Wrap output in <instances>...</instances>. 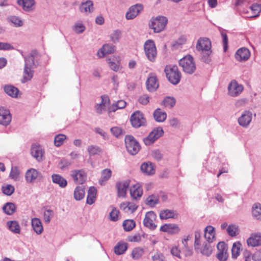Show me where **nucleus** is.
Wrapping results in <instances>:
<instances>
[{"mask_svg": "<svg viewBox=\"0 0 261 261\" xmlns=\"http://www.w3.org/2000/svg\"><path fill=\"white\" fill-rule=\"evenodd\" d=\"M196 49L201 55V59L203 62L209 63L211 60L210 57L212 54L211 42L207 38H200L196 45Z\"/></svg>", "mask_w": 261, "mask_h": 261, "instance_id": "nucleus-1", "label": "nucleus"}, {"mask_svg": "<svg viewBox=\"0 0 261 261\" xmlns=\"http://www.w3.org/2000/svg\"><path fill=\"white\" fill-rule=\"evenodd\" d=\"M168 18L164 16L159 15L152 17L148 23L149 28L155 33H159L164 31L168 23Z\"/></svg>", "mask_w": 261, "mask_h": 261, "instance_id": "nucleus-2", "label": "nucleus"}, {"mask_svg": "<svg viewBox=\"0 0 261 261\" xmlns=\"http://www.w3.org/2000/svg\"><path fill=\"white\" fill-rule=\"evenodd\" d=\"M169 81L173 85L177 84L180 80V73L176 65H167L164 69Z\"/></svg>", "mask_w": 261, "mask_h": 261, "instance_id": "nucleus-3", "label": "nucleus"}, {"mask_svg": "<svg viewBox=\"0 0 261 261\" xmlns=\"http://www.w3.org/2000/svg\"><path fill=\"white\" fill-rule=\"evenodd\" d=\"M179 64L182 70L188 74H191L196 70V65L191 55H187L180 59Z\"/></svg>", "mask_w": 261, "mask_h": 261, "instance_id": "nucleus-4", "label": "nucleus"}, {"mask_svg": "<svg viewBox=\"0 0 261 261\" xmlns=\"http://www.w3.org/2000/svg\"><path fill=\"white\" fill-rule=\"evenodd\" d=\"M144 49L147 59L151 62H154L157 56L154 41L152 40H147L144 44Z\"/></svg>", "mask_w": 261, "mask_h": 261, "instance_id": "nucleus-5", "label": "nucleus"}, {"mask_svg": "<svg viewBox=\"0 0 261 261\" xmlns=\"http://www.w3.org/2000/svg\"><path fill=\"white\" fill-rule=\"evenodd\" d=\"M125 147L127 151L132 155L136 154L140 150L139 143L132 136H126L125 138Z\"/></svg>", "mask_w": 261, "mask_h": 261, "instance_id": "nucleus-6", "label": "nucleus"}, {"mask_svg": "<svg viewBox=\"0 0 261 261\" xmlns=\"http://www.w3.org/2000/svg\"><path fill=\"white\" fill-rule=\"evenodd\" d=\"M163 134L164 130L162 128H155L149 133L148 136L143 139V142L146 145H150L162 136Z\"/></svg>", "mask_w": 261, "mask_h": 261, "instance_id": "nucleus-7", "label": "nucleus"}, {"mask_svg": "<svg viewBox=\"0 0 261 261\" xmlns=\"http://www.w3.org/2000/svg\"><path fill=\"white\" fill-rule=\"evenodd\" d=\"M227 94L231 97L239 96L244 90L242 85L239 84L236 80H232L228 85Z\"/></svg>", "mask_w": 261, "mask_h": 261, "instance_id": "nucleus-8", "label": "nucleus"}, {"mask_svg": "<svg viewBox=\"0 0 261 261\" xmlns=\"http://www.w3.org/2000/svg\"><path fill=\"white\" fill-rule=\"evenodd\" d=\"M130 120L133 126L136 128L144 126L146 123V120L142 113L139 111L134 112L132 115Z\"/></svg>", "mask_w": 261, "mask_h": 261, "instance_id": "nucleus-9", "label": "nucleus"}, {"mask_svg": "<svg viewBox=\"0 0 261 261\" xmlns=\"http://www.w3.org/2000/svg\"><path fill=\"white\" fill-rule=\"evenodd\" d=\"M156 217V216L153 211L147 212L143 222L144 226L150 230L155 229L156 227V225L154 223Z\"/></svg>", "mask_w": 261, "mask_h": 261, "instance_id": "nucleus-10", "label": "nucleus"}, {"mask_svg": "<svg viewBox=\"0 0 261 261\" xmlns=\"http://www.w3.org/2000/svg\"><path fill=\"white\" fill-rule=\"evenodd\" d=\"M70 175L74 182L78 184H84L87 179V175L83 170H74L71 171Z\"/></svg>", "mask_w": 261, "mask_h": 261, "instance_id": "nucleus-11", "label": "nucleus"}, {"mask_svg": "<svg viewBox=\"0 0 261 261\" xmlns=\"http://www.w3.org/2000/svg\"><path fill=\"white\" fill-rule=\"evenodd\" d=\"M252 113L249 111H245L238 119V123L243 127L247 128L251 122Z\"/></svg>", "mask_w": 261, "mask_h": 261, "instance_id": "nucleus-12", "label": "nucleus"}, {"mask_svg": "<svg viewBox=\"0 0 261 261\" xmlns=\"http://www.w3.org/2000/svg\"><path fill=\"white\" fill-rule=\"evenodd\" d=\"M17 4L26 12H32L35 9V0H17Z\"/></svg>", "mask_w": 261, "mask_h": 261, "instance_id": "nucleus-13", "label": "nucleus"}, {"mask_svg": "<svg viewBox=\"0 0 261 261\" xmlns=\"http://www.w3.org/2000/svg\"><path fill=\"white\" fill-rule=\"evenodd\" d=\"M212 242H204L202 245L201 243L198 245V249H194L197 253H200L203 255L209 256L211 255L213 247L211 244Z\"/></svg>", "mask_w": 261, "mask_h": 261, "instance_id": "nucleus-14", "label": "nucleus"}, {"mask_svg": "<svg viewBox=\"0 0 261 261\" xmlns=\"http://www.w3.org/2000/svg\"><path fill=\"white\" fill-rule=\"evenodd\" d=\"M146 85L147 90L149 92H154L158 88L159 84L156 76L150 73L148 77L146 82Z\"/></svg>", "mask_w": 261, "mask_h": 261, "instance_id": "nucleus-15", "label": "nucleus"}, {"mask_svg": "<svg viewBox=\"0 0 261 261\" xmlns=\"http://www.w3.org/2000/svg\"><path fill=\"white\" fill-rule=\"evenodd\" d=\"M38 58V53L36 50H32L31 53L24 58V66L35 68L37 66V62L35 61Z\"/></svg>", "mask_w": 261, "mask_h": 261, "instance_id": "nucleus-16", "label": "nucleus"}, {"mask_svg": "<svg viewBox=\"0 0 261 261\" xmlns=\"http://www.w3.org/2000/svg\"><path fill=\"white\" fill-rule=\"evenodd\" d=\"M129 185V180H123L116 183V188L119 197L124 198L125 197Z\"/></svg>", "mask_w": 261, "mask_h": 261, "instance_id": "nucleus-17", "label": "nucleus"}, {"mask_svg": "<svg viewBox=\"0 0 261 261\" xmlns=\"http://www.w3.org/2000/svg\"><path fill=\"white\" fill-rule=\"evenodd\" d=\"M143 9L142 5L139 4L131 6L126 13V18L128 20L134 19L140 13Z\"/></svg>", "mask_w": 261, "mask_h": 261, "instance_id": "nucleus-18", "label": "nucleus"}, {"mask_svg": "<svg viewBox=\"0 0 261 261\" xmlns=\"http://www.w3.org/2000/svg\"><path fill=\"white\" fill-rule=\"evenodd\" d=\"M44 151L42 147L39 145L33 144L32 145L31 153L37 161H42L44 156Z\"/></svg>", "mask_w": 261, "mask_h": 261, "instance_id": "nucleus-19", "label": "nucleus"}, {"mask_svg": "<svg viewBox=\"0 0 261 261\" xmlns=\"http://www.w3.org/2000/svg\"><path fill=\"white\" fill-rule=\"evenodd\" d=\"M11 121V116L9 110L0 107V124L7 126Z\"/></svg>", "mask_w": 261, "mask_h": 261, "instance_id": "nucleus-20", "label": "nucleus"}, {"mask_svg": "<svg viewBox=\"0 0 261 261\" xmlns=\"http://www.w3.org/2000/svg\"><path fill=\"white\" fill-rule=\"evenodd\" d=\"M249 246L256 247L261 245V235L259 233H252L247 240Z\"/></svg>", "mask_w": 261, "mask_h": 261, "instance_id": "nucleus-21", "label": "nucleus"}, {"mask_svg": "<svg viewBox=\"0 0 261 261\" xmlns=\"http://www.w3.org/2000/svg\"><path fill=\"white\" fill-rule=\"evenodd\" d=\"M94 10L93 2L90 0L82 2L80 6V12L86 14L92 13Z\"/></svg>", "mask_w": 261, "mask_h": 261, "instance_id": "nucleus-22", "label": "nucleus"}, {"mask_svg": "<svg viewBox=\"0 0 261 261\" xmlns=\"http://www.w3.org/2000/svg\"><path fill=\"white\" fill-rule=\"evenodd\" d=\"M250 56V53L246 48H241L237 50L236 53V59L239 61L247 60Z\"/></svg>", "mask_w": 261, "mask_h": 261, "instance_id": "nucleus-23", "label": "nucleus"}, {"mask_svg": "<svg viewBox=\"0 0 261 261\" xmlns=\"http://www.w3.org/2000/svg\"><path fill=\"white\" fill-rule=\"evenodd\" d=\"M115 46L112 44H106L97 52V55L102 58L107 54H113L115 51Z\"/></svg>", "mask_w": 261, "mask_h": 261, "instance_id": "nucleus-24", "label": "nucleus"}, {"mask_svg": "<svg viewBox=\"0 0 261 261\" xmlns=\"http://www.w3.org/2000/svg\"><path fill=\"white\" fill-rule=\"evenodd\" d=\"M137 207L138 206L132 202H123L120 205V209L128 214L133 213L137 209Z\"/></svg>", "mask_w": 261, "mask_h": 261, "instance_id": "nucleus-25", "label": "nucleus"}, {"mask_svg": "<svg viewBox=\"0 0 261 261\" xmlns=\"http://www.w3.org/2000/svg\"><path fill=\"white\" fill-rule=\"evenodd\" d=\"M178 217V213L176 211L172 210H164L161 211L160 213L161 219H168L169 218L175 219Z\"/></svg>", "mask_w": 261, "mask_h": 261, "instance_id": "nucleus-26", "label": "nucleus"}, {"mask_svg": "<svg viewBox=\"0 0 261 261\" xmlns=\"http://www.w3.org/2000/svg\"><path fill=\"white\" fill-rule=\"evenodd\" d=\"M32 228L37 234H40L43 231L42 222L39 218H34L31 220Z\"/></svg>", "mask_w": 261, "mask_h": 261, "instance_id": "nucleus-27", "label": "nucleus"}, {"mask_svg": "<svg viewBox=\"0 0 261 261\" xmlns=\"http://www.w3.org/2000/svg\"><path fill=\"white\" fill-rule=\"evenodd\" d=\"M204 238L207 242H213L215 239V228L211 225L204 229Z\"/></svg>", "mask_w": 261, "mask_h": 261, "instance_id": "nucleus-28", "label": "nucleus"}, {"mask_svg": "<svg viewBox=\"0 0 261 261\" xmlns=\"http://www.w3.org/2000/svg\"><path fill=\"white\" fill-rule=\"evenodd\" d=\"M39 173L34 169H30L28 170L25 175V180L28 183H33L37 179Z\"/></svg>", "mask_w": 261, "mask_h": 261, "instance_id": "nucleus-29", "label": "nucleus"}, {"mask_svg": "<svg viewBox=\"0 0 261 261\" xmlns=\"http://www.w3.org/2000/svg\"><path fill=\"white\" fill-rule=\"evenodd\" d=\"M101 102L95 106L96 113L98 114H101L103 112L106 111V108L108 106L109 102V100L107 97L104 96H101Z\"/></svg>", "mask_w": 261, "mask_h": 261, "instance_id": "nucleus-30", "label": "nucleus"}, {"mask_svg": "<svg viewBox=\"0 0 261 261\" xmlns=\"http://www.w3.org/2000/svg\"><path fill=\"white\" fill-rule=\"evenodd\" d=\"M51 177L53 182L58 184L61 188H64L67 186V181L66 179L61 175L54 174L52 175Z\"/></svg>", "mask_w": 261, "mask_h": 261, "instance_id": "nucleus-31", "label": "nucleus"}, {"mask_svg": "<svg viewBox=\"0 0 261 261\" xmlns=\"http://www.w3.org/2000/svg\"><path fill=\"white\" fill-rule=\"evenodd\" d=\"M141 171L146 175H152L155 172L154 167L151 163H144L140 167Z\"/></svg>", "mask_w": 261, "mask_h": 261, "instance_id": "nucleus-32", "label": "nucleus"}, {"mask_svg": "<svg viewBox=\"0 0 261 261\" xmlns=\"http://www.w3.org/2000/svg\"><path fill=\"white\" fill-rule=\"evenodd\" d=\"M34 68L24 66L23 70L24 74L21 80L22 83H25L32 79L34 74Z\"/></svg>", "mask_w": 261, "mask_h": 261, "instance_id": "nucleus-33", "label": "nucleus"}, {"mask_svg": "<svg viewBox=\"0 0 261 261\" xmlns=\"http://www.w3.org/2000/svg\"><path fill=\"white\" fill-rule=\"evenodd\" d=\"M143 192L138 185H135L130 189V194L132 198L137 199L142 196Z\"/></svg>", "mask_w": 261, "mask_h": 261, "instance_id": "nucleus-34", "label": "nucleus"}, {"mask_svg": "<svg viewBox=\"0 0 261 261\" xmlns=\"http://www.w3.org/2000/svg\"><path fill=\"white\" fill-rule=\"evenodd\" d=\"M97 190L94 187H90L88 191L87 197V203L90 205L92 204L95 201Z\"/></svg>", "mask_w": 261, "mask_h": 261, "instance_id": "nucleus-35", "label": "nucleus"}, {"mask_svg": "<svg viewBox=\"0 0 261 261\" xmlns=\"http://www.w3.org/2000/svg\"><path fill=\"white\" fill-rule=\"evenodd\" d=\"M153 117L156 121L163 122L167 118V114L165 112L161 110V109H156L153 113Z\"/></svg>", "mask_w": 261, "mask_h": 261, "instance_id": "nucleus-36", "label": "nucleus"}, {"mask_svg": "<svg viewBox=\"0 0 261 261\" xmlns=\"http://www.w3.org/2000/svg\"><path fill=\"white\" fill-rule=\"evenodd\" d=\"M7 226L12 232L16 234L20 233V226L18 222L16 221H10L7 222Z\"/></svg>", "mask_w": 261, "mask_h": 261, "instance_id": "nucleus-37", "label": "nucleus"}, {"mask_svg": "<svg viewBox=\"0 0 261 261\" xmlns=\"http://www.w3.org/2000/svg\"><path fill=\"white\" fill-rule=\"evenodd\" d=\"M5 92L12 97H17L19 93L18 89L12 85H7L4 87Z\"/></svg>", "mask_w": 261, "mask_h": 261, "instance_id": "nucleus-38", "label": "nucleus"}, {"mask_svg": "<svg viewBox=\"0 0 261 261\" xmlns=\"http://www.w3.org/2000/svg\"><path fill=\"white\" fill-rule=\"evenodd\" d=\"M176 103V99L174 97L171 96H167L164 98L161 103V105L164 106L165 108L171 109L172 108Z\"/></svg>", "mask_w": 261, "mask_h": 261, "instance_id": "nucleus-39", "label": "nucleus"}, {"mask_svg": "<svg viewBox=\"0 0 261 261\" xmlns=\"http://www.w3.org/2000/svg\"><path fill=\"white\" fill-rule=\"evenodd\" d=\"M112 172L109 169H105L101 172V178L99 182L101 185H104L106 182L111 177Z\"/></svg>", "mask_w": 261, "mask_h": 261, "instance_id": "nucleus-40", "label": "nucleus"}, {"mask_svg": "<svg viewBox=\"0 0 261 261\" xmlns=\"http://www.w3.org/2000/svg\"><path fill=\"white\" fill-rule=\"evenodd\" d=\"M108 63L110 68L114 71H118L120 68V64L116 57H113L108 60Z\"/></svg>", "mask_w": 261, "mask_h": 261, "instance_id": "nucleus-41", "label": "nucleus"}, {"mask_svg": "<svg viewBox=\"0 0 261 261\" xmlns=\"http://www.w3.org/2000/svg\"><path fill=\"white\" fill-rule=\"evenodd\" d=\"M85 196L84 188L83 186H77L74 191V198L76 200H81Z\"/></svg>", "mask_w": 261, "mask_h": 261, "instance_id": "nucleus-42", "label": "nucleus"}, {"mask_svg": "<svg viewBox=\"0 0 261 261\" xmlns=\"http://www.w3.org/2000/svg\"><path fill=\"white\" fill-rule=\"evenodd\" d=\"M252 216L257 220H261V204L255 203L252 206Z\"/></svg>", "mask_w": 261, "mask_h": 261, "instance_id": "nucleus-43", "label": "nucleus"}, {"mask_svg": "<svg viewBox=\"0 0 261 261\" xmlns=\"http://www.w3.org/2000/svg\"><path fill=\"white\" fill-rule=\"evenodd\" d=\"M250 10L251 11L253 15L249 17V18H255L259 16V13L261 12V5L257 3H254L249 7Z\"/></svg>", "mask_w": 261, "mask_h": 261, "instance_id": "nucleus-44", "label": "nucleus"}, {"mask_svg": "<svg viewBox=\"0 0 261 261\" xmlns=\"http://www.w3.org/2000/svg\"><path fill=\"white\" fill-rule=\"evenodd\" d=\"M8 20L15 27H20L23 24V21L18 16H11L8 18Z\"/></svg>", "mask_w": 261, "mask_h": 261, "instance_id": "nucleus-45", "label": "nucleus"}, {"mask_svg": "<svg viewBox=\"0 0 261 261\" xmlns=\"http://www.w3.org/2000/svg\"><path fill=\"white\" fill-rule=\"evenodd\" d=\"M159 199L158 196L155 195H151L146 198L145 203L146 205L150 207H153L159 203Z\"/></svg>", "mask_w": 261, "mask_h": 261, "instance_id": "nucleus-46", "label": "nucleus"}, {"mask_svg": "<svg viewBox=\"0 0 261 261\" xmlns=\"http://www.w3.org/2000/svg\"><path fill=\"white\" fill-rule=\"evenodd\" d=\"M126 102L123 100H118L117 102L113 103L110 107L109 113L115 112L118 109H122L125 107Z\"/></svg>", "mask_w": 261, "mask_h": 261, "instance_id": "nucleus-47", "label": "nucleus"}, {"mask_svg": "<svg viewBox=\"0 0 261 261\" xmlns=\"http://www.w3.org/2000/svg\"><path fill=\"white\" fill-rule=\"evenodd\" d=\"M187 41V37L185 35H181L176 40L172 43V47L174 49H177L184 44Z\"/></svg>", "mask_w": 261, "mask_h": 261, "instance_id": "nucleus-48", "label": "nucleus"}, {"mask_svg": "<svg viewBox=\"0 0 261 261\" xmlns=\"http://www.w3.org/2000/svg\"><path fill=\"white\" fill-rule=\"evenodd\" d=\"M127 249V245L124 243H118L114 247L115 253L117 255L123 254Z\"/></svg>", "mask_w": 261, "mask_h": 261, "instance_id": "nucleus-49", "label": "nucleus"}, {"mask_svg": "<svg viewBox=\"0 0 261 261\" xmlns=\"http://www.w3.org/2000/svg\"><path fill=\"white\" fill-rule=\"evenodd\" d=\"M122 226L126 231L132 230L136 226V222L132 219L125 220L123 221Z\"/></svg>", "mask_w": 261, "mask_h": 261, "instance_id": "nucleus-50", "label": "nucleus"}, {"mask_svg": "<svg viewBox=\"0 0 261 261\" xmlns=\"http://www.w3.org/2000/svg\"><path fill=\"white\" fill-rule=\"evenodd\" d=\"M15 209V205L13 203H7L3 207L4 212L9 215L13 214Z\"/></svg>", "mask_w": 261, "mask_h": 261, "instance_id": "nucleus-51", "label": "nucleus"}, {"mask_svg": "<svg viewBox=\"0 0 261 261\" xmlns=\"http://www.w3.org/2000/svg\"><path fill=\"white\" fill-rule=\"evenodd\" d=\"M227 232L231 237H235L239 233V227L234 224H231L227 228Z\"/></svg>", "mask_w": 261, "mask_h": 261, "instance_id": "nucleus-52", "label": "nucleus"}, {"mask_svg": "<svg viewBox=\"0 0 261 261\" xmlns=\"http://www.w3.org/2000/svg\"><path fill=\"white\" fill-rule=\"evenodd\" d=\"M85 26L81 21H77L72 27V30L76 34H81L85 30Z\"/></svg>", "mask_w": 261, "mask_h": 261, "instance_id": "nucleus-53", "label": "nucleus"}, {"mask_svg": "<svg viewBox=\"0 0 261 261\" xmlns=\"http://www.w3.org/2000/svg\"><path fill=\"white\" fill-rule=\"evenodd\" d=\"M66 135L63 134H59L55 137L54 144L56 146L59 147L61 146L64 141L66 139Z\"/></svg>", "mask_w": 261, "mask_h": 261, "instance_id": "nucleus-54", "label": "nucleus"}, {"mask_svg": "<svg viewBox=\"0 0 261 261\" xmlns=\"http://www.w3.org/2000/svg\"><path fill=\"white\" fill-rule=\"evenodd\" d=\"M241 246V244L239 242H235L233 244L231 249L232 258H236L239 255Z\"/></svg>", "mask_w": 261, "mask_h": 261, "instance_id": "nucleus-55", "label": "nucleus"}, {"mask_svg": "<svg viewBox=\"0 0 261 261\" xmlns=\"http://www.w3.org/2000/svg\"><path fill=\"white\" fill-rule=\"evenodd\" d=\"M188 240V237H187L186 239L182 240V243L184 245L182 251L185 252L186 256H190L193 253L192 249L188 245L187 241Z\"/></svg>", "mask_w": 261, "mask_h": 261, "instance_id": "nucleus-56", "label": "nucleus"}, {"mask_svg": "<svg viewBox=\"0 0 261 261\" xmlns=\"http://www.w3.org/2000/svg\"><path fill=\"white\" fill-rule=\"evenodd\" d=\"M87 150L90 155L98 154L101 151L100 148L96 145L89 146Z\"/></svg>", "mask_w": 261, "mask_h": 261, "instance_id": "nucleus-57", "label": "nucleus"}, {"mask_svg": "<svg viewBox=\"0 0 261 261\" xmlns=\"http://www.w3.org/2000/svg\"><path fill=\"white\" fill-rule=\"evenodd\" d=\"M121 37V32L119 30L114 31L110 35L111 40L114 43H117Z\"/></svg>", "mask_w": 261, "mask_h": 261, "instance_id": "nucleus-58", "label": "nucleus"}, {"mask_svg": "<svg viewBox=\"0 0 261 261\" xmlns=\"http://www.w3.org/2000/svg\"><path fill=\"white\" fill-rule=\"evenodd\" d=\"M2 190L4 194L10 196L14 191V187L11 185H7L5 186H3Z\"/></svg>", "mask_w": 261, "mask_h": 261, "instance_id": "nucleus-59", "label": "nucleus"}, {"mask_svg": "<svg viewBox=\"0 0 261 261\" xmlns=\"http://www.w3.org/2000/svg\"><path fill=\"white\" fill-rule=\"evenodd\" d=\"M54 216V212L51 210H47L44 212V221L48 224L50 222L51 219Z\"/></svg>", "mask_w": 261, "mask_h": 261, "instance_id": "nucleus-60", "label": "nucleus"}, {"mask_svg": "<svg viewBox=\"0 0 261 261\" xmlns=\"http://www.w3.org/2000/svg\"><path fill=\"white\" fill-rule=\"evenodd\" d=\"M119 211L116 208H113L110 213V219L111 221L115 222L119 219Z\"/></svg>", "mask_w": 261, "mask_h": 261, "instance_id": "nucleus-61", "label": "nucleus"}, {"mask_svg": "<svg viewBox=\"0 0 261 261\" xmlns=\"http://www.w3.org/2000/svg\"><path fill=\"white\" fill-rule=\"evenodd\" d=\"M19 174L20 172L17 167H12L10 174V177L15 180H17L19 179Z\"/></svg>", "mask_w": 261, "mask_h": 261, "instance_id": "nucleus-62", "label": "nucleus"}, {"mask_svg": "<svg viewBox=\"0 0 261 261\" xmlns=\"http://www.w3.org/2000/svg\"><path fill=\"white\" fill-rule=\"evenodd\" d=\"M248 100L246 98H242L238 99L234 103V106L237 108L244 107L248 103Z\"/></svg>", "mask_w": 261, "mask_h": 261, "instance_id": "nucleus-63", "label": "nucleus"}, {"mask_svg": "<svg viewBox=\"0 0 261 261\" xmlns=\"http://www.w3.org/2000/svg\"><path fill=\"white\" fill-rule=\"evenodd\" d=\"M143 250L139 248L134 249L132 253V257L135 259H138L142 255Z\"/></svg>", "mask_w": 261, "mask_h": 261, "instance_id": "nucleus-64", "label": "nucleus"}]
</instances>
